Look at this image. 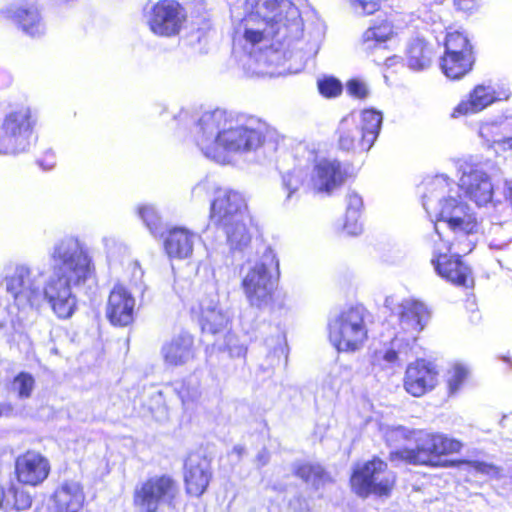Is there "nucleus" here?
<instances>
[{
    "instance_id": "nucleus-1",
    "label": "nucleus",
    "mask_w": 512,
    "mask_h": 512,
    "mask_svg": "<svg viewBox=\"0 0 512 512\" xmlns=\"http://www.w3.org/2000/svg\"><path fill=\"white\" fill-rule=\"evenodd\" d=\"M49 259L51 274L44 285L42 272H35L27 264H15L6 271L2 284L14 299L8 314L16 332L35 322L45 300L59 318L71 317L77 305L73 290L84 285L93 271L91 257L74 236H65L56 241L49 252Z\"/></svg>"
},
{
    "instance_id": "nucleus-2",
    "label": "nucleus",
    "mask_w": 512,
    "mask_h": 512,
    "mask_svg": "<svg viewBox=\"0 0 512 512\" xmlns=\"http://www.w3.org/2000/svg\"><path fill=\"white\" fill-rule=\"evenodd\" d=\"M234 42L250 46L249 58L255 62L253 73L260 76H276L297 72L285 67L292 52L284 49V43L293 30L299 28V14L290 0H245L243 17L232 11Z\"/></svg>"
},
{
    "instance_id": "nucleus-3",
    "label": "nucleus",
    "mask_w": 512,
    "mask_h": 512,
    "mask_svg": "<svg viewBox=\"0 0 512 512\" xmlns=\"http://www.w3.org/2000/svg\"><path fill=\"white\" fill-rule=\"evenodd\" d=\"M436 188L447 190V180L440 176L431 186L432 196H438ZM434 197L424 203V209L431 218H435L433 256L431 263L442 278L457 286L471 287L474 284L471 269L460 259L474 248L470 236L477 233L479 222L473 209L459 197L449 195L439 199L434 207Z\"/></svg>"
},
{
    "instance_id": "nucleus-4",
    "label": "nucleus",
    "mask_w": 512,
    "mask_h": 512,
    "mask_svg": "<svg viewBox=\"0 0 512 512\" xmlns=\"http://www.w3.org/2000/svg\"><path fill=\"white\" fill-rule=\"evenodd\" d=\"M266 122L254 116H234L216 109L203 113L194 123L191 136L207 158L226 162V154H246L259 149L269 133Z\"/></svg>"
},
{
    "instance_id": "nucleus-5",
    "label": "nucleus",
    "mask_w": 512,
    "mask_h": 512,
    "mask_svg": "<svg viewBox=\"0 0 512 512\" xmlns=\"http://www.w3.org/2000/svg\"><path fill=\"white\" fill-rule=\"evenodd\" d=\"M279 261L271 248H266L261 257L248 261L240 269L241 288L251 307L268 308L274 299L277 288Z\"/></svg>"
},
{
    "instance_id": "nucleus-6",
    "label": "nucleus",
    "mask_w": 512,
    "mask_h": 512,
    "mask_svg": "<svg viewBox=\"0 0 512 512\" xmlns=\"http://www.w3.org/2000/svg\"><path fill=\"white\" fill-rule=\"evenodd\" d=\"M458 170L461 173L458 185H456L454 181L451 180L445 174H438L434 176L426 184V193L423 196V204L426 202L427 199L433 197L431 186L434 180L440 176L444 177L447 180V190L442 192L441 189L436 188L435 193L438 196H434L433 198L435 208L438 207L439 199H442L444 197L446 198L449 195L459 197L463 202H465L468 205V203L459 194L460 189L464 190L466 195L478 206H483L491 202L493 197V185L491 183L489 175L484 171L483 166L481 164L472 163L471 161L468 160H462L459 162Z\"/></svg>"
},
{
    "instance_id": "nucleus-7",
    "label": "nucleus",
    "mask_w": 512,
    "mask_h": 512,
    "mask_svg": "<svg viewBox=\"0 0 512 512\" xmlns=\"http://www.w3.org/2000/svg\"><path fill=\"white\" fill-rule=\"evenodd\" d=\"M369 312L362 305L343 309L328 323L329 341L339 352H356L368 338Z\"/></svg>"
},
{
    "instance_id": "nucleus-8",
    "label": "nucleus",
    "mask_w": 512,
    "mask_h": 512,
    "mask_svg": "<svg viewBox=\"0 0 512 512\" xmlns=\"http://www.w3.org/2000/svg\"><path fill=\"white\" fill-rule=\"evenodd\" d=\"M382 122V113L375 109L361 111L358 120L354 115L344 117L337 129L339 149L353 153L369 151L379 136Z\"/></svg>"
},
{
    "instance_id": "nucleus-9",
    "label": "nucleus",
    "mask_w": 512,
    "mask_h": 512,
    "mask_svg": "<svg viewBox=\"0 0 512 512\" xmlns=\"http://www.w3.org/2000/svg\"><path fill=\"white\" fill-rule=\"evenodd\" d=\"M31 108L20 105L6 111L0 103V154L16 155L29 150L35 126Z\"/></svg>"
},
{
    "instance_id": "nucleus-10",
    "label": "nucleus",
    "mask_w": 512,
    "mask_h": 512,
    "mask_svg": "<svg viewBox=\"0 0 512 512\" xmlns=\"http://www.w3.org/2000/svg\"><path fill=\"white\" fill-rule=\"evenodd\" d=\"M416 442L415 448L403 447L391 451V460L401 459L411 464L435 466L439 456L459 452L462 447L456 439L423 431L417 433Z\"/></svg>"
},
{
    "instance_id": "nucleus-11",
    "label": "nucleus",
    "mask_w": 512,
    "mask_h": 512,
    "mask_svg": "<svg viewBox=\"0 0 512 512\" xmlns=\"http://www.w3.org/2000/svg\"><path fill=\"white\" fill-rule=\"evenodd\" d=\"M178 493V484L170 476H154L135 487L133 501L141 512H158L173 507Z\"/></svg>"
},
{
    "instance_id": "nucleus-12",
    "label": "nucleus",
    "mask_w": 512,
    "mask_h": 512,
    "mask_svg": "<svg viewBox=\"0 0 512 512\" xmlns=\"http://www.w3.org/2000/svg\"><path fill=\"white\" fill-rule=\"evenodd\" d=\"M395 484V474L388 470L387 464L373 459L355 468L351 476L353 491L361 496L370 494L388 495Z\"/></svg>"
},
{
    "instance_id": "nucleus-13",
    "label": "nucleus",
    "mask_w": 512,
    "mask_h": 512,
    "mask_svg": "<svg viewBox=\"0 0 512 512\" xmlns=\"http://www.w3.org/2000/svg\"><path fill=\"white\" fill-rule=\"evenodd\" d=\"M185 20V10L176 0L158 1L151 7L147 16L151 31L165 37L179 34Z\"/></svg>"
},
{
    "instance_id": "nucleus-14",
    "label": "nucleus",
    "mask_w": 512,
    "mask_h": 512,
    "mask_svg": "<svg viewBox=\"0 0 512 512\" xmlns=\"http://www.w3.org/2000/svg\"><path fill=\"white\" fill-rule=\"evenodd\" d=\"M393 297L385 299V307L391 309L399 317V325L402 336L408 342L415 343L417 335L423 330L429 319L427 307L419 301L407 299L392 308Z\"/></svg>"
},
{
    "instance_id": "nucleus-15",
    "label": "nucleus",
    "mask_w": 512,
    "mask_h": 512,
    "mask_svg": "<svg viewBox=\"0 0 512 512\" xmlns=\"http://www.w3.org/2000/svg\"><path fill=\"white\" fill-rule=\"evenodd\" d=\"M248 216L243 195L237 191L218 189L210 207V221L215 226L227 225Z\"/></svg>"
},
{
    "instance_id": "nucleus-16",
    "label": "nucleus",
    "mask_w": 512,
    "mask_h": 512,
    "mask_svg": "<svg viewBox=\"0 0 512 512\" xmlns=\"http://www.w3.org/2000/svg\"><path fill=\"white\" fill-rule=\"evenodd\" d=\"M511 93L508 88H495L490 85H477L469 93L468 99L462 100L451 114L453 118L476 114L497 101L508 100Z\"/></svg>"
},
{
    "instance_id": "nucleus-17",
    "label": "nucleus",
    "mask_w": 512,
    "mask_h": 512,
    "mask_svg": "<svg viewBox=\"0 0 512 512\" xmlns=\"http://www.w3.org/2000/svg\"><path fill=\"white\" fill-rule=\"evenodd\" d=\"M347 177V169L340 161L324 158L316 162L310 182L316 192L330 195L345 183Z\"/></svg>"
},
{
    "instance_id": "nucleus-18",
    "label": "nucleus",
    "mask_w": 512,
    "mask_h": 512,
    "mask_svg": "<svg viewBox=\"0 0 512 512\" xmlns=\"http://www.w3.org/2000/svg\"><path fill=\"white\" fill-rule=\"evenodd\" d=\"M438 372L435 366L425 360L408 365L404 376V388L410 395L421 397L437 384Z\"/></svg>"
},
{
    "instance_id": "nucleus-19",
    "label": "nucleus",
    "mask_w": 512,
    "mask_h": 512,
    "mask_svg": "<svg viewBox=\"0 0 512 512\" xmlns=\"http://www.w3.org/2000/svg\"><path fill=\"white\" fill-rule=\"evenodd\" d=\"M198 313L202 330L211 334L227 328L232 317L229 309L220 304L216 293L207 295L199 301Z\"/></svg>"
},
{
    "instance_id": "nucleus-20",
    "label": "nucleus",
    "mask_w": 512,
    "mask_h": 512,
    "mask_svg": "<svg viewBox=\"0 0 512 512\" xmlns=\"http://www.w3.org/2000/svg\"><path fill=\"white\" fill-rule=\"evenodd\" d=\"M49 461L40 453L28 451L20 455L15 462L17 480L28 486L41 484L49 475Z\"/></svg>"
},
{
    "instance_id": "nucleus-21",
    "label": "nucleus",
    "mask_w": 512,
    "mask_h": 512,
    "mask_svg": "<svg viewBox=\"0 0 512 512\" xmlns=\"http://www.w3.org/2000/svg\"><path fill=\"white\" fill-rule=\"evenodd\" d=\"M135 299L122 285H115L107 304V317L113 325L126 326L133 320Z\"/></svg>"
},
{
    "instance_id": "nucleus-22",
    "label": "nucleus",
    "mask_w": 512,
    "mask_h": 512,
    "mask_svg": "<svg viewBox=\"0 0 512 512\" xmlns=\"http://www.w3.org/2000/svg\"><path fill=\"white\" fill-rule=\"evenodd\" d=\"M161 355L164 363L169 367L187 364L195 358L193 336L186 332L174 336L163 344Z\"/></svg>"
},
{
    "instance_id": "nucleus-23",
    "label": "nucleus",
    "mask_w": 512,
    "mask_h": 512,
    "mask_svg": "<svg viewBox=\"0 0 512 512\" xmlns=\"http://www.w3.org/2000/svg\"><path fill=\"white\" fill-rule=\"evenodd\" d=\"M393 34L392 26L389 23H383L379 26L368 28L362 37L363 49L375 57L373 59L376 63L385 62L387 65H392L395 56L387 55L386 43Z\"/></svg>"
},
{
    "instance_id": "nucleus-24",
    "label": "nucleus",
    "mask_w": 512,
    "mask_h": 512,
    "mask_svg": "<svg viewBox=\"0 0 512 512\" xmlns=\"http://www.w3.org/2000/svg\"><path fill=\"white\" fill-rule=\"evenodd\" d=\"M211 472L206 459L199 455H190L185 462L184 480L186 491L192 496L199 497L207 489Z\"/></svg>"
},
{
    "instance_id": "nucleus-25",
    "label": "nucleus",
    "mask_w": 512,
    "mask_h": 512,
    "mask_svg": "<svg viewBox=\"0 0 512 512\" xmlns=\"http://www.w3.org/2000/svg\"><path fill=\"white\" fill-rule=\"evenodd\" d=\"M508 123L505 121L483 122L479 126L478 135L483 145L496 153L512 150V136L507 134Z\"/></svg>"
},
{
    "instance_id": "nucleus-26",
    "label": "nucleus",
    "mask_w": 512,
    "mask_h": 512,
    "mask_svg": "<svg viewBox=\"0 0 512 512\" xmlns=\"http://www.w3.org/2000/svg\"><path fill=\"white\" fill-rule=\"evenodd\" d=\"M84 501L83 488L78 482H64L54 493V512H83Z\"/></svg>"
},
{
    "instance_id": "nucleus-27",
    "label": "nucleus",
    "mask_w": 512,
    "mask_h": 512,
    "mask_svg": "<svg viewBox=\"0 0 512 512\" xmlns=\"http://www.w3.org/2000/svg\"><path fill=\"white\" fill-rule=\"evenodd\" d=\"M195 239L193 232L185 228H174L165 238V251L171 258L186 259L192 255Z\"/></svg>"
},
{
    "instance_id": "nucleus-28",
    "label": "nucleus",
    "mask_w": 512,
    "mask_h": 512,
    "mask_svg": "<svg viewBox=\"0 0 512 512\" xmlns=\"http://www.w3.org/2000/svg\"><path fill=\"white\" fill-rule=\"evenodd\" d=\"M412 345V342H408L400 332H397L389 344H385L382 348L375 350L373 363L382 367L399 365L402 356L407 354Z\"/></svg>"
},
{
    "instance_id": "nucleus-29",
    "label": "nucleus",
    "mask_w": 512,
    "mask_h": 512,
    "mask_svg": "<svg viewBox=\"0 0 512 512\" xmlns=\"http://www.w3.org/2000/svg\"><path fill=\"white\" fill-rule=\"evenodd\" d=\"M8 14L26 35L38 37L45 33V25L36 6L11 8Z\"/></svg>"
},
{
    "instance_id": "nucleus-30",
    "label": "nucleus",
    "mask_w": 512,
    "mask_h": 512,
    "mask_svg": "<svg viewBox=\"0 0 512 512\" xmlns=\"http://www.w3.org/2000/svg\"><path fill=\"white\" fill-rule=\"evenodd\" d=\"M249 215L241 219L228 222L227 225H219L227 237V243L231 250L243 251L251 242V232L248 228Z\"/></svg>"
},
{
    "instance_id": "nucleus-31",
    "label": "nucleus",
    "mask_w": 512,
    "mask_h": 512,
    "mask_svg": "<svg viewBox=\"0 0 512 512\" xmlns=\"http://www.w3.org/2000/svg\"><path fill=\"white\" fill-rule=\"evenodd\" d=\"M406 54L408 67L412 70L420 71L430 66L432 51L423 39L411 40Z\"/></svg>"
},
{
    "instance_id": "nucleus-32",
    "label": "nucleus",
    "mask_w": 512,
    "mask_h": 512,
    "mask_svg": "<svg viewBox=\"0 0 512 512\" xmlns=\"http://www.w3.org/2000/svg\"><path fill=\"white\" fill-rule=\"evenodd\" d=\"M473 64L472 56L456 55L445 53L441 60V69L443 73L450 79H460L468 73Z\"/></svg>"
},
{
    "instance_id": "nucleus-33",
    "label": "nucleus",
    "mask_w": 512,
    "mask_h": 512,
    "mask_svg": "<svg viewBox=\"0 0 512 512\" xmlns=\"http://www.w3.org/2000/svg\"><path fill=\"white\" fill-rule=\"evenodd\" d=\"M31 503L28 493L12 485L2 492L0 507L5 512H20L29 509Z\"/></svg>"
},
{
    "instance_id": "nucleus-34",
    "label": "nucleus",
    "mask_w": 512,
    "mask_h": 512,
    "mask_svg": "<svg viewBox=\"0 0 512 512\" xmlns=\"http://www.w3.org/2000/svg\"><path fill=\"white\" fill-rule=\"evenodd\" d=\"M173 390L185 407L195 403L201 395L199 380L193 376L173 383Z\"/></svg>"
},
{
    "instance_id": "nucleus-35",
    "label": "nucleus",
    "mask_w": 512,
    "mask_h": 512,
    "mask_svg": "<svg viewBox=\"0 0 512 512\" xmlns=\"http://www.w3.org/2000/svg\"><path fill=\"white\" fill-rule=\"evenodd\" d=\"M296 475L303 479L306 483L314 486L316 489H318L328 480L327 474L320 465H299L296 469Z\"/></svg>"
},
{
    "instance_id": "nucleus-36",
    "label": "nucleus",
    "mask_w": 512,
    "mask_h": 512,
    "mask_svg": "<svg viewBox=\"0 0 512 512\" xmlns=\"http://www.w3.org/2000/svg\"><path fill=\"white\" fill-rule=\"evenodd\" d=\"M445 53L472 56V47L463 33L455 31L446 36Z\"/></svg>"
},
{
    "instance_id": "nucleus-37",
    "label": "nucleus",
    "mask_w": 512,
    "mask_h": 512,
    "mask_svg": "<svg viewBox=\"0 0 512 512\" xmlns=\"http://www.w3.org/2000/svg\"><path fill=\"white\" fill-rule=\"evenodd\" d=\"M138 214L143 223L155 237L163 232V225L158 211L153 205L143 204L138 208Z\"/></svg>"
},
{
    "instance_id": "nucleus-38",
    "label": "nucleus",
    "mask_w": 512,
    "mask_h": 512,
    "mask_svg": "<svg viewBox=\"0 0 512 512\" xmlns=\"http://www.w3.org/2000/svg\"><path fill=\"white\" fill-rule=\"evenodd\" d=\"M509 223L505 224H492L487 231L490 237L489 246L490 248L502 249L510 241H512V235L508 233Z\"/></svg>"
},
{
    "instance_id": "nucleus-39",
    "label": "nucleus",
    "mask_w": 512,
    "mask_h": 512,
    "mask_svg": "<svg viewBox=\"0 0 512 512\" xmlns=\"http://www.w3.org/2000/svg\"><path fill=\"white\" fill-rule=\"evenodd\" d=\"M35 380L33 376L26 372L19 373L13 380L11 389L16 392L21 399L29 398L34 390Z\"/></svg>"
},
{
    "instance_id": "nucleus-40",
    "label": "nucleus",
    "mask_w": 512,
    "mask_h": 512,
    "mask_svg": "<svg viewBox=\"0 0 512 512\" xmlns=\"http://www.w3.org/2000/svg\"><path fill=\"white\" fill-rule=\"evenodd\" d=\"M325 31L326 27L324 22L321 21L320 19H317L314 22L312 30L310 32L311 40L308 44L309 47L306 52V58L314 57L318 53L321 42L325 36Z\"/></svg>"
},
{
    "instance_id": "nucleus-41",
    "label": "nucleus",
    "mask_w": 512,
    "mask_h": 512,
    "mask_svg": "<svg viewBox=\"0 0 512 512\" xmlns=\"http://www.w3.org/2000/svg\"><path fill=\"white\" fill-rule=\"evenodd\" d=\"M317 86L320 94L325 98L338 97L343 91L342 83L332 76L318 79Z\"/></svg>"
},
{
    "instance_id": "nucleus-42",
    "label": "nucleus",
    "mask_w": 512,
    "mask_h": 512,
    "mask_svg": "<svg viewBox=\"0 0 512 512\" xmlns=\"http://www.w3.org/2000/svg\"><path fill=\"white\" fill-rule=\"evenodd\" d=\"M417 433L418 432L410 431L403 426H396L388 429L385 434V437L388 445L397 448L402 443L410 440L412 437L416 439Z\"/></svg>"
},
{
    "instance_id": "nucleus-43",
    "label": "nucleus",
    "mask_w": 512,
    "mask_h": 512,
    "mask_svg": "<svg viewBox=\"0 0 512 512\" xmlns=\"http://www.w3.org/2000/svg\"><path fill=\"white\" fill-rule=\"evenodd\" d=\"M469 375V370L462 364H455L448 373V388L450 394L458 392Z\"/></svg>"
},
{
    "instance_id": "nucleus-44",
    "label": "nucleus",
    "mask_w": 512,
    "mask_h": 512,
    "mask_svg": "<svg viewBox=\"0 0 512 512\" xmlns=\"http://www.w3.org/2000/svg\"><path fill=\"white\" fill-rule=\"evenodd\" d=\"M350 371L344 366H335L331 369L325 384L333 391L339 390L345 380L348 378Z\"/></svg>"
},
{
    "instance_id": "nucleus-45",
    "label": "nucleus",
    "mask_w": 512,
    "mask_h": 512,
    "mask_svg": "<svg viewBox=\"0 0 512 512\" xmlns=\"http://www.w3.org/2000/svg\"><path fill=\"white\" fill-rule=\"evenodd\" d=\"M302 185V172L300 170H293L283 176V187L287 191L286 199H291L292 195Z\"/></svg>"
},
{
    "instance_id": "nucleus-46",
    "label": "nucleus",
    "mask_w": 512,
    "mask_h": 512,
    "mask_svg": "<svg viewBox=\"0 0 512 512\" xmlns=\"http://www.w3.org/2000/svg\"><path fill=\"white\" fill-rule=\"evenodd\" d=\"M350 4L359 15H370L379 9L381 0H349Z\"/></svg>"
},
{
    "instance_id": "nucleus-47",
    "label": "nucleus",
    "mask_w": 512,
    "mask_h": 512,
    "mask_svg": "<svg viewBox=\"0 0 512 512\" xmlns=\"http://www.w3.org/2000/svg\"><path fill=\"white\" fill-rule=\"evenodd\" d=\"M361 215L362 214L346 213L343 229L348 235L357 236L362 233L363 225Z\"/></svg>"
},
{
    "instance_id": "nucleus-48",
    "label": "nucleus",
    "mask_w": 512,
    "mask_h": 512,
    "mask_svg": "<svg viewBox=\"0 0 512 512\" xmlns=\"http://www.w3.org/2000/svg\"><path fill=\"white\" fill-rule=\"evenodd\" d=\"M347 92L356 98L363 99L367 97L369 90L367 85L358 79H351L346 85Z\"/></svg>"
},
{
    "instance_id": "nucleus-49",
    "label": "nucleus",
    "mask_w": 512,
    "mask_h": 512,
    "mask_svg": "<svg viewBox=\"0 0 512 512\" xmlns=\"http://www.w3.org/2000/svg\"><path fill=\"white\" fill-rule=\"evenodd\" d=\"M225 349L231 357H242L246 354V347L239 344L238 339L233 334H228L225 340Z\"/></svg>"
},
{
    "instance_id": "nucleus-50",
    "label": "nucleus",
    "mask_w": 512,
    "mask_h": 512,
    "mask_svg": "<svg viewBox=\"0 0 512 512\" xmlns=\"http://www.w3.org/2000/svg\"><path fill=\"white\" fill-rule=\"evenodd\" d=\"M346 201V213L362 214L363 200L357 192L348 191Z\"/></svg>"
},
{
    "instance_id": "nucleus-51",
    "label": "nucleus",
    "mask_w": 512,
    "mask_h": 512,
    "mask_svg": "<svg viewBox=\"0 0 512 512\" xmlns=\"http://www.w3.org/2000/svg\"><path fill=\"white\" fill-rule=\"evenodd\" d=\"M211 190V185L208 181H202L194 186L192 189V197L196 200L206 198Z\"/></svg>"
},
{
    "instance_id": "nucleus-52",
    "label": "nucleus",
    "mask_w": 512,
    "mask_h": 512,
    "mask_svg": "<svg viewBox=\"0 0 512 512\" xmlns=\"http://www.w3.org/2000/svg\"><path fill=\"white\" fill-rule=\"evenodd\" d=\"M40 167L44 170H51L56 165V156L52 150H48L44 153V155L38 160Z\"/></svg>"
},
{
    "instance_id": "nucleus-53",
    "label": "nucleus",
    "mask_w": 512,
    "mask_h": 512,
    "mask_svg": "<svg viewBox=\"0 0 512 512\" xmlns=\"http://www.w3.org/2000/svg\"><path fill=\"white\" fill-rule=\"evenodd\" d=\"M269 462V453L266 449H262L258 452L256 457V463L258 467H263Z\"/></svg>"
},
{
    "instance_id": "nucleus-54",
    "label": "nucleus",
    "mask_w": 512,
    "mask_h": 512,
    "mask_svg": "<svg viewBox=\"0 0 512 512\" xmlns=\"http://www.w3.org/2000/svg\"><path fill=\"white\" fill-rule=\"evenodd\" d=\"M473 468L476 471L481 472V473H489L490 470L493 469V467H491L490 465L482 463V462H474Z\"/></svg>"
},
{
    "instance_id": "nucleus-55",
    "label": "nucleus",
    "mask_w": 512,
    "mask_h": 512,
    "mask_svg": "<svg viewBox=\"0 0 512 512\" xmlns=\"http://www.w3.org/2000/svg\"><path fill=\"white\" fill-rule=\"evenodd\" d=\"M458 1V6L461 8V9H467L468 10H471L474 8L475 6V3H476V0H457Z\"/></svg>"
},
{
    "instance_id": "nucleus-56",
    "label": "nucleus",
    "mask_w": 512,
    "mask_h": 512,
    "mask_svg": "<svg viewBox=\"0 0 512 512\" xmlns=\"http://www.w3.org/2000/svg\"><path fill=\"white\" fill-rule=\"evenodd\" d=\"M13 412V407L9 403L0 404V416H9Z\"/></svg>"
},
{
    "instance_id": "nucleus-57",
    "label": "nucleus",
    "mask_w": 512,
    "mask_h": 512,
    "mask_svg": "<svg viewBox=\"0 0 512 512\" xmlns=\"http://www.w3.org/2000/svg\"><path fill=\"white\" fill-rule=\"evenodd\" d=\"M11 83V77L6 72H0V88L7 87Z\"/></svg>"
},
{
    "instance_id": "nucleus-58",
    "label": "nucleus",
    "mask_w": 512,
    "mask_h": 512,
    "mask_svg": "<svg viewBox=\"0 0 512 512\" xmlns=\"http://www.w3.org/2000/svg\"><path fill=\"white\" fill-rule=\"evenodd\" d=\"M244 451H245V449H244V447H243V446H241V445H236V446H234V447H233V449H232V453H233V454H236V455H237V457H238L239 459H240V458L242 457V455L244 454Z\"/></svg>"
},
{
    "instance_id": "nucleus-59",
    "label": "nucleus",
    "mask_w": 512,
    "mask_h": 512,
    "mask_svg": "<svg viewBox=\"0 0 512 512\" xmlns=\"http://www.w3.org/2000/svg\"><path fill=\"white\" fill-rule=\"evenodd\" d=\"M109 241L114 242V240H113V239H109V238H107V237H104V238H103V242H104L105 246H108Z\"/></svg>"
},
{
    "instance_id": "nucleus-60",
    "label": "nucleus",
    "mask_w": 512,
    "mask_h": 512,
    "mask_svg": "<svg viewBox=\"0 0 512 512\" xmlns=\"http://www.w3.org/2000/svg\"><path fill=\"white\" fill-rule=\"evenodd\" d=\"M6 325V322L3 321V320H0V329H2L3 327H5Z\"/></svg>"
},
{
    "instance_id": "nucleus-61",
    "label": "nucleus",
    "mask_w": 512,
    "mask_h": 512,
    "mask_svg": "<svg viewBox=\"0 0 512 512\" xmlns=\"http://www.w3.org/2000/svg\"><path fill=\"white\" fill-rule=\"evenodd\" d=\"M188 114L187 113H181L180 117L181 118H187Z\"/></svg>"
}]
</instances>
